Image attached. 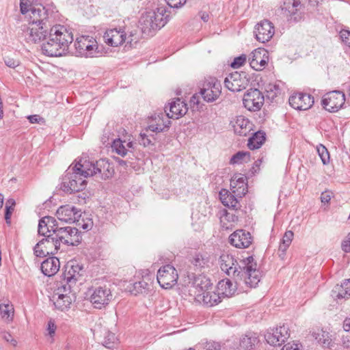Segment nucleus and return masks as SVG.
<instances>
[{
	"label": "nucleus",
	"mask_w": 350,
	"mask_h": 350,
	"mask_svg": "<svg viewBox=\"0 0 350 350\" xmlns=\"http://www.w3.org/2000/svg\"><path fill=\"white\" fill-rule=\"evenodd\" d=\"M59 260L56 257H49L41 264V271L46 276L54 275L59 269Z\"/></svg>",
	"instance_id": "cd10ccee"
},
{
	"label": "nucleus",
	"mask_w": 350,
	"mask_h": 350,
	"mask_svg": "<svg viewBox=\"0 0 350 350\" xmlns=\"http://www.w3.org/2000/svg\"><path fill=\"white\" fill-rule=\"evenodd\" d=\"M193 288L195 289L194 293H202L207 290L213 288V284L208 278L204 275H198L193 278L192 282Z\"/></svg>",
	"instance_id": "c85d7f7f"
},
{
	"label": "nucleus",
	"mask_w": 350,
	"mask_h": 350,
	"mask_svg": "<svg viewBox=\"0 0 350 350\" xmlns=\"http://www.w3.org/2000/svg\"><path fill=\"white\" fill-rule=\"evenodd\" d=\"M331 193L329 191L323 192L321 195V202L325 204L328 203L331 200Z\"/></svg>",
	"instance_id": "052dcab7"
},
{
	"label": "nucleus",
	"mask_w": 350,
	"mask_h": 350,
	"mask_svg": "<svg viewBox=\"0 0 350 350\" xmlns=\"http://www.w3.org/2000/svg\"><path fill=\"white\" fill-rule=\"evenodd\" d=\"M139 143L141 145H143L144 147L148 146L152 144L151 139L148 137V136L146 133H140L139 137Z\"/></svg>",
	"instance_id": "603ef678"
},
{
	"label": "nucleus",
	"mask_w": 350,
	"mask_h": 350,
	"mask_svg": "<svg viewBox=\"0 0 350 350\" xmlns=\"http://www.w3.org/2000/svg\"><path fill=\"white\" fill-rule=\"evenodd\" d=\"M150 284L144 280H141L137 282H135L133 284V289H130V291L137 295V294L146 293L150 288Z\"/></svg>",
	"instance_id": "58836bf2"
},
{
	"label": "nucleus",
	"mask_w": 350,
	"mask_h": 350,
	"mask_svg": "<svg viewBox=\"0 0 350 350\" xmlns=\"http://www.w3.org/2000/svg\"><path fill=\"white\" fill-rule=\"evenodd\" d=\"M266 139L265 132L257 131L248 139L247 146L250 150L258 149L261 147Z\"/></svg>",
	"instance_id": "2f4dec72"
},
{
	"label": "nucleus",
	"mask_w": 350,
	"mask_h": 350,
	"mask_svg": "<svg viewBox=\"0 0 350 350\" xmlns=\"http://www.w3.org/2000/svg\"><path fill=\"white\" fill-rule=\"evenodd\" d=\"M56 215L62 221L75 223L77 218L81 217V212L72 205L66 204L58 208Z\"/></svg>",
	"instance_id": "aec40b11"
},
{
	"label": "nucleus",
	"mask_w": 350,
	"mask_h": 350,
	"mask_svg": "<svg viewBox=\"0 0 350 350\" xmlns=\"http://www.w3.org/2000/svg\"><path fill=\"white\" fill-rule=\"evenodd\" d=\"M118 340L115 334L111 332H107L103 341V345L106 348L113 349L118 345Z\"/></svg>",
	"instance_id": "ea45409f"
},
{
	"label": "nucleus",
	"mask_w": 350,
	"mask_h": 350,
	"mask_svg": "<svg viewBox=\"0 0 350 350\" xmlns=\"http://www.w3.org/2000/svg\"><path fill=\"white\" fill-rule=\"evenodd\" d=\"M124 143L125 142H122L120 139H116L113 140L111 145L113 150L122 157L125 156L127 153V149Z\"/></svg>",
	"instance_id": "79ce46f5"
},
{
	"label": "nucleus",
	"mask_w": 350,
	"mask_h": 350,
	"mask_svg": "<svg viewBox=\"0 0 350 350\" xmlns=\"http://www.w3.org/2000/svg\"><path fill=\"white\" fill-rule=\"evenodd\" d=\"M221 269L234 280V284L230 279H224L217 284L220 295L229 297L234 294L237 286L245 284L250 288H255L260 281L262 275L257 269V264L253 256H250L239 262L228 254H222L219 258Z\"/></svg>",
	"instance_id": "f03ea898"
},
{
	"label": "nucleus",
	"mask_w": 350,
	"mask_h": 350,
	"mask_svg": "<svg viewBox=\"0 0 350 350\" xmlns=\"http://www.w3.org/2000/svg\"><path fill=\"white\" fill-rule=\"evenodd\" d=\"M317 150L324 165L327 164L329 161V154L327 149L322 144L317 146Z\"/></svg>",
	"instance_id": "c03bdc74"
},
{
	"label": "nucleus",
	"mask_w": 350,
	"mask_h": 350,
	"mask_svg": "<svg viewBox=\"0 0 350 350\" xmlns=\"http://www.w3.org/2000/svg\"><path fill=\"white\" fill-rule=\"evenodd\" d=\"M234 133L240 136H246L252 131V124L243 116L236 117L231 121Z\"/></svg>",
	"instance_id": "bb28decb"
},
{
	"label": "nucleus",
	"mask_w": 350,
	"mask_h": 350,
	"mask_svg": "<svg viewBox=\"0 0 350 350\" xmlns=\"http://www.w3.org/2000/svg\"><path fill=\"white\" fill-rule=\"evenodd\" d=\"M333 293L338 298H348L350 297V279L345 280L340 285L335 286Z\"/></svg>",
	"instance_id": "72a5a7b5"
},
{
	"label": "nucleus",
	"mask_w": 350,
	"mask_h": 350,
	"mask_svg": "<svg viewBox=\"0 0 350 350\" xmlns=\"http://www.w3.org/2000/svg\"><path fill=\"white\" fill-rule=\"evenodd\" d=\"M281 350H299L297 344L287 343L283 346Z\"/></svg>",
	"instance_id": "e2e57ef3"
},
{
	"label": "nucleus",
	"mask_w": 350,
	"mask_h": 350,
	"mask_svg": "<svg viewBox=\"0 0 350 350\" xmlns=\"http://www.w3.org/2000/svg\"><path fill=\"white\" fill-rule=\"evenodd\" d=\"M195 299L206 307L214 306L221 302V300L219 292L216 293L211 290H207L202 293H197Z\"/></svg>",
	"instance_id": "a878e982"
},
{
	"label": "nucleus",
	"mask_w": 350,
	"mask_h": 350,
	"mask_svg": "<svg viewBox=\"0 0 350 350\" xmlns=\"http://www.w3.org/2000/svg\"><path fill=\"white\" fill-rule=\"evenodd\" d=\"M75 223L77 224V226L82 228L83 230H90L93 226V222L91 219L86 218L84 219L83 217L82 219L77 218V220L75 221Z\"/></svg>",
	"instance_id": "a18cd8bd"
},
{
	"label": "nucleus",
	"mask_w": 350,
	"mask_h": 350,
	"mask_svg": "<svg viewBox=\"0 0 350 350\" xmlns=\"http://www.w3.org/2000/svg\"><path fill=\"white\" fill-rule=\"evenodd\" d=\"M225 194L223 195L222 192H220V199L222 204L225 206H228L229 208H232L233 209H237V206L239 204V201L237 200V196L233 193H228V191H225Z\"/></svg>",
	"instance_id": "f704fd0d"
},
{
	"label": "nucleus",
	"mask_w": 350,
	"mask_h": 350,
	"mask_svg": "<svg viewBox=\"0 0 350 350\" xmlns=\"http://www.w3.org/2000/svg\"><path fill=\"white\" fill-rule=\"evenodd\" d=\"M84 272L83 265L77 261L72 260L67 262L61 276L60 285L58 286L59 291L60 292H71L72 288L83 275Z\"/></svg>",
	"instance_id": "20e7f679"
},
{
	"label": "nucleus",
	"mask_w": 350,
	"mask_h": 350,
	"mask_svg": "<svg viewBox=\"0 0 350 350\" xmlns=\"http://www.w3.org/2000/svg\"><path fill=\"white\" fill-rule=\"evenodd\" d=\"M75 47L80 55L86 57H94L97 53L96 42L89 36H81L77 38Z\"/></svg>",
	"instance_id": "dca6fc26"
},
{
	"label": "nucleus",
	"mask_w": 350,
	"mask_h": 350,
	"mask_svg": "<svg viewBox=\"0 0 350 350\" xmlns=\"http://www.w3.org/2000/svg\"><path fill=\"white\" fill-rule=\"evenodd\" d=\"M265 98L258 89H250L244 94L243 103L244 107L250 111H257L264 104Z\"/></svg>",
	"instance_id": "2eb2a0df"
},
{
	"label": "nucleus",
	"mask_w": 350,
	"mask_h": 350,
	"mask_svg": "<svg viewBox=\"0 0 350 350\" xmlns=\"http://www.w3.org/2000/svg\"><path fill=\"white\" fill-rule=\"evenodd\" d=\"M14 309L12 304L8 301L7 303L0 304V314L5 321L10 322L13 320Z\"/></svg>",
	"instance_id": "c9c22d12"
},
{
	"label": "nucleus",
	"mask_w": 350,
	"mask_h": 350,
	"mask_svg": "<svg viewBox=\"0 0 350 350\" xmlns=\"http://www.w3.org/2000/svg\"><path fill=\"white\" fill-rule=\"evenodd\" d=\"M342 343L345 348L350 349V335L342 337Z\"/></svg>",
	"instance_id": "0e129e2a"
},
{
	"label": "nucleus",
	"mask_w": 350,
	"mask_h": 350,
	"mask_svg": "<svg viewBox=\"0 0 350 350\" xmlns=\"http://www.w3.org/2000/svg\"><path fill=\"white\" fill-rule=\"evenodd\" d=\"M167 5L172 8H179L183 6L187 0H165Z\"/></svg>",
	"instance_id": "3c124183"
},
{
	"label": "nucleus",
	"mask_w": 350,
	"mask_h": 350,
	"mask_svg": "<svg viewBox=\"0 0 350 350\" xmlns=\"http://www.w3.org/2000/svg\"><path fill=\"white\" fill-rule=\"evenodd\" d=\"M199 93L206 102H213L221 93V83L215 78L206 79L203 82Z\"/></svg>",
	"instance_id": "9d476101"
},
{
	"label": "nucleus",
	"mask_w": 350,
	"mask_h": 350,
	"mask_svg": "<svg viewBox=\"0 0 350 350\" xmlns=\"http://www.w3.org/2000/svg\"><path fill=\"white\" fill-rule=\"evenodd\" d=\"M221 345L219 342L212 341L208 342L204 347V350H220Z\"/></svg>",
	"instance_id": "864d4df0"
},
{
	"label": "nucleus",
	"mask_w": 350,
	"mask_h": 350,
	"mask_svg": "<svg viewBox=\"0 0 350 350\" xmlns=\"http://www.w3.org/2000/svg\"><path fill=\"white\" fill-rule=\"evenodd\" d=\"M288 102L295 109L305 111L314 105V98L310 94L299 92L291 95Z\"/></svg>",
	"instance_id": "6ab92c4d"
},
{
	"label": "nucleus",
	"mask_w": 350,
	"mask_h": 350,
	"mask_svg": "<svg viewBox=\"0 0 350 350\" xmlns=\"http://www.w3.org/2000/svg\"><path fill=\"white\" fill-rule=\"evenodd\" d=\"M343 328L346 332L350 331V317L345 319L343 323Z\"/></svg>",
	"instance_id": "69168bd1"
},
{
	"label": "nucleus",
	"mask_w": 350,
	"mask_h": 350,
	"mask_svg": "<svg viewBox=\"0 0 350 350\" xmlns=\"http://www.w3.org/2000/svg\"><path fill=\"white\" fill-rule=\"evenodd\" d=\"M137 29L129 30L126 28H114L105 31V42L109 46L116 47L124 43L132 44L137 42Z\"/></svg>",
	"instance_id": "39448f33"
},
{
	"label": "nucleus",
	"mask_w": 350,
	"mask_h": 350,
	"mask_svg": "<svg viewBox=\"0 0 350 350\" xmlns=\"http://www.w3.org/2000/svg\"><path fill=\"white\" fill-rule=\"evenodd\" d=\"M293 235L294 234L291 230L286 231L284 233L278 248V252H281L280 256L285 254L286 251L287 250V249L288 248L292 242Z\"/></svg>",
	"instance_id": "4c0bfd02"
},
{
	"label": "nucleus",
	"mask_w": 350,
	"mask_h": 350,
	"mask_svg": "<svg viewBox=\"0 0 350 350\" xmlns=\"http://www.w3.org/2000/svg\"><path fill=\"white\" fill-rule=\"evenodd\" d=\"M85 185L86 180L70 167L62 176L60 189L64 192L72 193L82 191Z\"/></svg>",
	"instance_id": "0eeeda50"
},
{
	"label": "nucleus",
	"mask_w": 350,
	"mask_h": 350,
	"mask_svg": "<svg viewBox=\"0 0 350 350\" xmlns=\"http://www.w3.org/2000/svg\"><path fill=\"white\" fill-rule=\"evenodd\" d=\"M107 165V170L109 171V165L105 160H100L94 163L86 159H80L74 166L71 167L72 170L79 173L82 178L92 176L97 174H101Z\"/></svg>",
	"instance_id": "423d86ee"
},
{
	"label": "nucleus",
	"mask_w": 350,
	"mask_h": 350,
	"mask_svg": "<svg viewBox=\"0 0 350 350\" xmlns=\"http://www.w3.org/2000/svg\"><path fill=\"white\" fill-rule=\"evenodd\" d=\"M289 336L288 327L285 325L273 329L265 335L267 343L273 346H280Z\"/></svg>",
	"instance_id": "f3484780"
},
{
	"label": "nucleus",
	"mask_w": 350,
	"mask_h": 350,
	"mask_svg": "<svg viewBox=\"0 0 350 350\" xmlns=\"http://www.w3.org/2000/svg\"><path fill=\"white\" fill-rule=\"evenodd\" d=\"M54 236L59 243L66 245H78L81 241V235L79 230L71 226L60 228L55 232Z\"/></svg>",
	"instance_id": "1a4fd4ad"
},
{
	"label": "nucleus",
	"mask_w": 350,
	"mask_h": 350,
	"mask_svg": "<svg viewBox=\"0 0 350 350\" xmlns=\"http://www.w3.org/2000/svg\"><path fill=\"white\" fill-rule=\"evenodd\" d=\"M3 338L7 342H9L14 347H16L17 345L16 340H15L10 333L4 334L3 336Z\"/></svg>",
	"instance_id": "13d9d810"
},
{
	"label": "nucleus",
	"mask_w": 350,
	"mask_h": 350,
	"mask_svg": "<svg viewBox=\"0 0 350 350\" xmlns=\"http://www.w3.org/2000/svg\"><path fill=\"white\" fill-rule=\"evenodd\" d=\"M14 211V207H11L10 206L5 205V219L7 224L10 223L11 215L12 211Z\"/></svg>",
	"instance_id": "6e6d98bb"
},
{
	"label": "nucleus",
	"mask_w": 350,
	"mask_h": 350,
	"mask_svg": "<svg viewBox=\"0 0 350 350\" xmlns=\"http://www.w3.org/2000/svg\"><path fill=\"white\" fill-rule=\"evenodd\" d=\"M166 116V113L162 112L152 116L146 130L160 133L163 131L165 128H169L171 121L168 120L167 117L165 118Z\"/></svg>",
	"instance_id": "5701e85b"
},
{
	"label": "nucleus",
	"mask_w": 350,
	"mask_h": 350,
	"mask_svg": "<svg viewBox=\"0 0 350 350\" xmlns=\"http://www.w3.org/2000/svg\"><path fill=\"white\" fill-rule=\"evenodd\" d=\"M169 16L164 6L159 7L154 11L143 14L139 21L142 33L152 36L153 32L165 26Z\"/></svg>",
	"instance_id": "7ed1b4c3"
},
{
	"label": "nucleus",
	"mask_w": 350,
	"mask_h": 350,
	"mask_svg": "<svg viewBox=\"0 0 350 350\" xmlns=\"http://www.w3.org/2000/svg\"><path fill=\"white\" fill-rule=\"evenodd\" d=\"M187 105L180 98H176L169 103V111L167 107H165V113L167 118L178 119L187 112Z\"/></svg>",
	"instance_id": "393cba45"
},
{
	"label": "nucleus",
	"mask_w": 350,
	"mask_h": 350,
	"mask_svg": "<svg viewBox=\"0 0 350 350\" xmlns=\"http://www.w3.org/2000/svg\"><path fill=\"white\" fill-rule=\"evenodd\" d=\"M27 119L32 124L43 122L44 119L39 115H31L27 117Z\"/></svg>",
	"instance_id": "bf43d9fd"
},
{
	"label": "nucleus",
	"mask_w": 350,
	"mask_h": 350,
	"mask_svg": "<svg viewBox=\"0 0 350 350\" xmlns=\"http://www.w3.org/2000/svg\"><path fill=\"white\" fill-rule=\"evenodd\" d=\"M44 0H21L20 2V8L21 13L25 15V18H27L28 21V27H29V12L33 8H37V5H41L44 7L42 5V2ZM44 8H46L44 6Z\"/></svg>",
	"instance_id": "7c9ffc66"
},
{
	"label": "nucleus",
	"mask_w": 350,
	"mask_h": 350,
	"mask_svg": "<svg viewBox=\"0 0 350 350\" xmlns=\"http://www.w3.org/2000/svg\"><path fill=\"white\" fill-rule=\"evenodd\" d=\"M230 190L238 198H241L247 192V178L242 174H235L230 180Z\"/></svg>",
	"instance_id": "b1692460"
},
{
	"label": "nucleus",
	"mask_w": 350,
	"mask_h": 350,
	"mask_svg": "<svg viewBox=\"0 0 350 350\" xmlns=\"http://www.w3.org/2000/svg\"><path fill=\"white\" fill-rule=\"evenodd\" d=\"M274 33V25L268 20H263L257 23L254 31L256 39L262 43L269 41Z\"/></svg>",
	"instance_id": "a211bd4d"
},
{
	"label": "nucleus",
	"mask_w": 350,
	"mask_h": 350,
	"mask_svg": "<svg viewBox=\"0 0 350 350\" xmlns=\"http://www.w3.org/2000/svg\"><path fill=\"white\" fill-rule=\"evenodd\" d=\"M251 234L245 230H237L229 237V242L237 248H247L252 243Z\"/></svg>",
	"instance_id": "412c9836"
},
{
	"label": "nucleus",
	"mask_w": 350,
	"mask_h": 350,
	"mask_svg": "<svg viewBox=\"0 0 350 350\" xmlns=\"http://www.w3.org/2000/svg\"><path fill=\"white\" fill-rule=\"evenodd\" d=\"M4 62L5 65L10 68H15L19 66V61L12 58L6 57L4 59Z\"/></svg>",
	"instance_id": "5fc2aeb1"
},
{
	"label": "nucleus",
	"mask_w": 350,
	"mask_h": 350,
	"mask_svg": "<svg viewBox=\"0 0 350 350\" xmlns=\"http://www.w3.org/2000/svg\"><path fill=\"white\" fill-rule=\"evenodd\" d=\"M28 13L29 27L23 30L25 40L29 43H39L49 36L47 42L42 45L44 54L50 57L66 54L73 41V33L64 25H54L56 17L54 10L38 5Z\"/></svg>",
	"instance_id": "f257e3e1"
},
{
	"label": "nucleus",
	"mask_w": 350,
	"mask_h": 350,
	"mask_svg": "<svg viewBox=\"0 0 350 350\" xmlns=\"http://www.w3.org/2000/svg\"><path fill=\"white\" fill-rule=\"evenodd\" d=\"M259 342L258 337L255 333H247L240 340V347L244 349H252Z\"/></svg>",
	"instance_id": "473e14b6"
},
{
	"label": "nucleus",
	"mask_w": 350,
	"mask_h": 350,
	"mask_svg": "<svg viewBox=\"0 0 350 350\" xmlns=\"http://www.w3.org/2000/svg\"><path fill=\"white\" fill-rule=\"evenodd\" d=\"M220 220L221 223H223L224 220L234 222L238 220V217L228 213L226 210H223L220 212Z\"/></svg>",
	"instance_id": "49530a36"
},
{
	"label": "nucleus",
	"mask_w": 350,
	"mask_h": 350,
	"mask_svg": "<svg viewBox=\"0 0 350 350\" xmlns=\"http://www.w3.org/2000/svg\"><path fill=\"white\" fill-rule=\"evenodd\" d=\"M340 37L342 42L350 47V31L342 29L340 31Z\"/></svg>",
	"instance_id": "8fccbe9b"
},
{
	"label": "nucleus",
	"mask_w": 350,
	"mask_h": 350,
	"mask_svg": "<svg viewBox=\"0 0 350 350\" xmlns=\"http://www.w3.org/2000/svg\"><path fill=\"white\" fill-rule=\"evenodd\" d=\"M190 103L191 105H198V103H199V100H198V96L197 95H193L191 98V100H190Z\"/></svg>",
	"instance_id": "338daca9"
},
{
	"label": "nucleus",
	"mask_w": 350,
	"mask_h": 350,
	"mask_svg": "<svg viewBox=\"0 0 350 350\" xmlns=\"http://www.w3.org/2000/svg\"><path fill=\"white\" fill-rule=\"evenodd\" d=\"M342 250L348 252L350 251V233L348 234L347 239L342 244Z\"/></svg>",
	"instance_id": "680f3d73"
},
{
	"label": "nucleus",
	"mask_w": 350,
	"mask_h": 350,
	"mask_svg": "<svg viewBox=\"0 0 350 350\" xmlns=\"http://www.w3.org/2000/svg\"><path fill=\"white\" fill-rule=\"evenodd\" d=\"M249 83L250 80L245 72H234L230 74L224 80L226 88L234 92L245 90Z\"/></svg>",
	"instance_id": "4468645a"
},
{
	"label": "nucleus",
	"mask_w": 350,
	"mask_h": 350,
	"mask_svg": "<svg viewBox=\"0 0 350 350\" xmlns=\"http://www.w3.org/2000/svg\"><path fill=\"white\" fill-rule=\"evenodd\" d=\"M90 301L96 308L100 309L102 307L108 305L112 299L111 290L107 286H98L90 289Z\"/></svg>",
	"instance_id": "ddd939ff"
},
{
	"label": "nucleus",
	"mask_w": 350,
	"mask_h": 350,
	"mask_svg": "<svg viewBox=\"0 0 350 350\" xmlns=\"http://www.w3.org/2000/svg\"><path fill=\"white\" fill-rule=\"evenodd\" d=\"M246 59V55L243 54L239 57H235L233 62L231 63L230 66L233 68H239L245 63Z\"/></svg>",
	"instance_id": "de8ad7c7"
},
{
	"label": "nucleus",
	"mask_w": 350,
	"mask_h": 350,
	"mask_svg": "<svg viewBox=\"0 0 350 350\" xmlns=\"http://www.w3.org/2000/svg\"><path fill=\"white\" fill-rule=\"evenodd\" d=\"M38 232L40 235L44 236L46 237L49 234H52V231L50 230V228L45 224L42 223V221L40 219L38 227Z\"/></svg>",
	"instance_id": "09e8293b"
},
{
	"label": "nucleus",
	"mask_w": 350,
	"mask_h": 350,
	"mask_svg": "<svg viewBox=\"0 0 350 350\" xmlns=\"http://www.w3.org/2000/svg\"><path fill=\"white\" fill-rule=\"evenodd\" d=\"M345 103V94L339 90L331 91L326 93L321 100L323 108L329 112H336Z\"/></svg>",
	"instance_id": "f8f14e48"
},
{
	"label": "nucleus",
	"mask_w": 350,
	"mask_h": 350,
	"mask_svg": "<svg viewBox=\"0 0 350 350\" xmlns=\"http://www.w3.org/2000/svg\"><path fill=\"white\" fill-rule=\"evenodd\" d=\"M59 249V243L54 234H49L35 245L33 252L36 256L44 257L56 254Z\"/></svg>",
	"instance_id": "6e6552de"
},
{
	"label": "nucleus",
	"mask_w": 350,
	"mask_h": 350,
	"mask_svg": "<svg viewBox=\"0 0 350 350\" xmlns=\"http://www.w3.org/2000/svg\"><path fill=\"white\" fill-rule=\"evenodd\" d=\"M250 152L247 151H239L234 154L230 160V163L234 164H243L250 161Z\"/></svg>",
	"instance_id": "e433bc0d"
},
{
	"label": "nucleus",
	"mask_w": 350,
	"mask_h": 350,
	"mask_svg": "<svg viewBox=\"0 0 350 350\" xmlns=\"http://www.w3.org/2000/svg\"><path fill=\"white\" fill-rule=\"evenodd\" d=\"M191 263L195 267L198 269H200L204 267L206 265H208V259L207 257L204 255L198 253L196 254L191 260Z\"/></svg>",
	"instance_id": "a19ab883"
},
{
	"label": "nucleus",
	"mask_w": 350,
	"mask_h": 350,
	"mask_svg": "<svg viewBox=\"0 0 350 350\" xmlns=\"http://www.w3.org/2000/svg\"><path fill=\"white\" fill-rule=\"evenodd\" d=\"M200 15L201 19L202 21H204V22H207L208 21L209 16H208V14L207 13H206V12H200Z\"/></svg>",
	"instance_id": "774afa93"
},
{
	"label": "nucleus",
	"mask_w": 350,
	"mask_h": 350,
	"mask_svg": "<svg viewBox=\"0 0 350 350\" xmlns=\"http://www.w3.org/2000/svg\"><path fill=\"white\" fill-rule=\"evenodd\" d=\"M269 60L268 52L264 49H255L249 57L250 66L255 70H261L267 64Z\"/></svg>",
	"instance_id": "4be33fe9"
},
{
	"label": "nucleus",
	"mask_w": 350,
	"mask_h": 350,
	"mask_svg": "<svg viewBox=\"0 0 350 350\" xmlns=\"http://www.w3.org/2000/svg\"><path fill=\"white\" fill-rule=\"evenodd\" d=\"M178 278V272L174 267L171 265H165L161 267L157 275L159 285L165 289L174 286L177 283Z\"/></svg>",
	"instance_id": "9b49d317"
},
{
	"label": "nucleus",
	"mask_w": 350,
	"mask_h": 350,
	"mask_svg": "<svg viewBox=\"0 0 350 350\" xmlns=\"http://www.w3.org/2000/svg\"><path fill=\"white\" fill-rule=\"evenodd\" d=\"M70 292H60L57 288V293L53 296V301L56 308L63 311L70 308L72 299L68 293Z\"/></svg>",
	"instance_id": "c756f323"
},
{
	"label": "nucleus",
	"mask_w": 350,
	"mask_h": 350,
	"mask_svg": "<svg viewBox=\"0 0 350 350\" xmlns=\"http://www.w3.org/2000/svg\"><path fill=\"white\" fill-rule=\"evenodd\" d=\"M42 223L45 224L50 228V230L52 231L51 234H55V232L60 228L58 227L57 222L56 219L51 216H46L42 217L41 219Z\"/></svg>",
	"instance_id": "37998d69"
},
{
	"label": "nucleus",
	"mask_w": 350,
	"mask_h": 350,
	"mask_svg": "<svg viewBox=\"0 0 350 350\" xmlns=\"http://www.w3.org/2000/svg\"><path fill=\"white\" fill-rule=\"evenodd\" d=\"M56 330V325L55 323L50 320L47 324V331L51 336H53Z\"/></svg>",
	"instance_id": "4d7b16f0"
}]
</instances>
